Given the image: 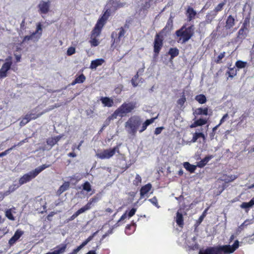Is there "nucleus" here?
<instances>
[{
	"label": "nucleus",
	"mask_w": 254,
	"mask_h": 254,
	"mask_svg": "<svg viewBox=\"0 0 254 254\" xmlns=\"http://www.w3.org/2000/svg\"><path fill=\"white\" fill-rule=\"evenodd\" d=\"M75 53V48L73 47H70L67 49L66 54L70 56Z\"/></svg>",
	"instance_id": "4d7b16f0"
},
{
	"label": "nucleus",
	"mask_w": 254,
	"mask_h": 254,
	"mask_svg": "<svg viewBox=\"0 0 254 254\" xmlns=\"http://www.w3.org/2000/svg\"><path fill=\"white\" fill-rule=\"evenodd\" d=\"M176 223L180 226L182 227L184 225V218L183 214L177 212L176 214Z\"/></svg>",
	"instance_id": "7c9ffc66"
},
{
	"label": "nucleus",
	"mask_w": 254,
	"mask_h": 254,
	"mask_svg": "<svg viewBox=\"0 0 254 254\" xmlns=\"http://www.w3.org/2000/svg\"><path fill=\"white\" fill-rule=\"evenodd\" d=\"M251 222L249 219L245 220L240 226L238 227V231H241L244 230V228L250 224Z\"/></svg>",
	"instance_id": "de8ad7c7"
},
{
	"label": "nucleus",
	"mask_w": 254,
	"mask_h": 254,
	"mask_svg": "<svg viewBox=\"0 0 254 254\" xmlns=\"http://www.w3.org/2000/svg\"><path fill=\"white\" fill-rule=\"evenodd\" d=\"M163 34L159 32L156 34L153 45L154 57H157L159 56L163 47Z\"/></svg>",
	"instance_id": "0eeeda50"
},
{
	"label": "nucleus",
	"mask_w": 254,
	"mask_h": 254,
	"mask_svg": "<svg viewBox=\"0 0 254 254\" xmlns=\"http://www.w3.org/2000/svg\"><path fill=\"white\" fill-rule=\"evenodd\" d=\"M50 166L51 165L43 164L36 168L34 170L24 174L19 180V185L21 186L30 182L32 179H34L42 171L50 167Z\"/></svg>",
	"instance_id": "39448f33"
},
{
	"label": "nucleus",
	"mask_w": 254,
	"mask_h": 254,
	"mask_svg": "<svg viewBox=\"0 0 254 254\" xmlns=\"http://www.w3.org/2000/svg\"><path fill=\"white\" fill-rule=\"evenodd\" d=\"M235 23L236 21L234 17L232 15H230L226 19L225 27L227 30L230 29L235 25Z\"/></svg>",
	"instance_id": "a211bd4d"
},
{
	"label": "nucleus",
	"mask_w": 254,
	"mask_h": 254,
	"mask_svg": "<svg viewBox=\"0 0 254 254\" xmlns=\"http://www.w3.org/2000/svg\"><path fill=\"white\" fill-rule=\"evenodd\" d=\"M89 43H90L91 46L92 47H96L99 44V42L96 39V37H92L91 36V40L89 41Z\"/></svg>",
	"instance_id": "a18cd8bd"
},
{
	"label": "nucleus",
	"mask_w": 254,
	"mask_h": 254,
	"mask_svg": "<svg viewBox=\"0 0 254 254\" xmlns=\"http://www.w3.org/2000/svg\"><path fill=\"white\" fill-rule=\"evenodd\" d=\"M214 156L212 155L205 156L203 159L197 163V166L199 168H202L205 166L210 160L212 159Z\"/></svg>",
	"instance_id": "412c9836"
},
{
	"label": "nucleus",
	"mask_w": 254,
	"mask_h": 254,
	"mask_svg": "<svg viewBox=\"0 0 254 254\" xmlns=\"http://www.w3.org/2000/svg\"><path fill=\"white\" fill-rule=\"evenodd\" d=\"M61 135H58L54 137L48 138L47 139L46 142L48 145L50 146L51 149L54 145L57 143V142L61 139Z\"/></svg>",
	"instance_id": "aec40b11"
},
{
	"label": "nucleus",
	"mask_w": 254,
	"mask_h": 254,
	"mask_svg": "<svg viewBox=\"0 0 254 254\" xmlns=\"http://www.w3.org/2000/svg\"><path fill=\"white\" fill-rule=\"evenodd\" d=\"M226 56V52H223L221 53L215 59L214 62L217 64L222 63V59H223Z\"/></svg>",
	"instance_id": "58836bf2"
},
{
	"label": "nucleus",
	"mask_w": 254,
	"mask_h": 254,
	"mask_svg": "<svg viewBox=\"0 0 254 254\" xmlns=\"http://www.w3.org/2000/svg\"><path fill=\"white\" fill-rule=\"evenodd\" d=\"M104 62L105 61L103 59H99L93 60L91 63L90 68L91 69H95L98 66L102 65L104 63Z\"/></svg>",
	"instance_id": "b1692460"
},
{
	"label": "nucleus",
	"mask_w": 254,
	"mask_h": 254,
	"mask_svg": "<svg viewBox=\"0 0 254 254\" xmlns=\"http://www.w3.org/2000/svg\"><path fill=\"white\" fill-rule=\"evenodd\" d=\"M225 4V2H222L221 3H219L213 9L212 11H211L212 13L214 14V16H216L218 12L219 11H221L223 8Z\"/></svg>",
	"instance_id": "473e14b6"
},
{
	"label": "nucleus",
	"mask_w": 254,
	"mask_h": 254,
	"mask_svg": "<svg viewBox=\"0 0 254 254\" xmlns=\"http://www.w3.org/2000/svg\"><path fill=\"white\" fill-rule=\"evenodd\" d=\"M102 29L99 28L98 27L96 28V26H95L91 32V36L92 37H98L101 34Z\"/></svg>",
	"instance_id": "4c0bfd02"
},
{
	"label": "nucleus",
	"mask_w": 254,
	"mask_h": 254,
	"mask_svg": "<svg viewBox=\"0 0 254 254\" xmlns=\"http://www.w3.org/2000/svg\"><path fill=\"white\" fill-rule=\"evenodd\" d=\"M98 200V197L97 196H94L92 198H91L85 205L79 209L68 218V221H70L73 220L79 214L84 213L86 211L91 209L92 206L93 205L94 203H96Z\"/></svg>",
	"instance_id": "423d86ee"
},
{
	"label": "nucleus",
	"mask_w": 254,
	"mask_h": 254,
	"mask_svg": "<svg viewBox=\"0 0 254 254\" xmlns=\"http://www.w3.org/2000/svg\"><path fill=\"white\" fill-rule=\"evenodd\" d=\"M247 31L248 29L241 27L238 32V38L241 39H244L247 36Z\"/></svg>",
	"instance_id": "f704fd0d"
},
{
	"label": "nucleus",
	"mask_w": 254,
	"mask_h": 254,
	"mask_svg": "<svg viewBox=\"0 0 254 254\" xmlns=\"http://www.w3.org/2000/svg\"><path fill=\"white\" fill-rule=\"evenodd\" d=\"M208 108L205 107L204 108H198L196 109L195 111V113L197 115H205L207 116L208 115Z\"/></svg>",
	"instance_id": "2f4dec72"
},
{
	"label": "nucleus",
	"mask_w": 254,
	"mask_h": 254,
	"mask_svg": "<svg viewBox=\"0 0 254 254\" xmlns=\"http://www.w3.org/2000/svg\"><path fill=\"white\" fill-rule=\"evenodd\" d=\"M128 27V25L125 24L124 27H121L117 29L119 31L118 33H117L115 31L112 33L111 38L112 46H116L120 43L121 40L125 37V35L126 33L125 29Z\"/></svg>",
	"instance_id": "6e6552de"
},
{
	"label": "nucleus",
	"mask_w": 254,
	"mask_h": 254,
	"mask_svg": "<svg viewBox=\"0 0 254 254\" xmlns=\"http://www.w3.org/2000/svg\"><path fill=\"white\" fill-rule=\"evenodd\" d=\"M215 16H214V14L213 13L212 15L210 13H208L206 15L205 23L207 24L210 23Z\"/></svg>",
	"instance_id": "c03bdc74"
},
{
	"label": "nucleus",
	"mask_w": 254,
	"mask_h": 254,
	"mask_svg": "<svg viewBox=\"0 0 254 254\" xmlns=\"http://www.w3.org/2000/svg\"><path fill=\"white\" fill-rule=\"evenodd\" d=\"M42 25L41 23H38L37 26L36 30L33 32L31 35L25 36L23 38L22 42L32 40L35 37H36L37 40H38L42 35Z\"/></svg>",
	"instance_id": "ddd939ff"
},
{
	"label": "nucleus",
	"mask_w": 254,
	"mask_h": 254,
	"mask_svg": "<svg viewBox=\"0 0 254 254\" xmlns=\"http://www.w3.org/2000/svg\"><path fill=\"white\" fill-rule=\"evenodd\" d=\"M156 118H152L146 120L142 123L141 117L139 116L134 115L128 118L125 123V127L127 133L132 136H135L137 130L141 133L147 128V127L153 123Z\"/></svg>",
	"instance_id": "f257e3e1"
},
{
	"label": "nucleus",
	"mask_w": 254,
	"mask_h": 254,
	"mask_svg": "<svg viewBox=\"0 0 254 254\" xmlns=\"http://www.w3.org/2000/svg\"><path fill=\"white\" fill-rule=\"evenodd\" d=\"M196 166L191 165L190 163L186 162L184 163V167L188 171H189L190 173H193L194 172L196 168Z\"/></svg>",
	"instance_id": "c756f323"
},
{
	"label": "nucleus",
	"mask_w": 254,
	"mask_h": 254,
	"mask_svg": "<svg viewBox=\"0 0 254 254\" xmlns=\"http://www.w3.org/2000/svg\"><path fill=\"white\" fill-rule=\"evenodd\" d=\"M38 7L41 13L46 14L50 10V1L49 0L48 1L42 0L38 4Z\"/></svg>",
	"instance_id": "2eb2a0df"
},
{
	"label": "nucleus",
	"mask_w": 254,
	"mask_h": 254,
	"mask_svg": "<svg viewBox=\"0 0 254 254\" xmlns=\"http://www.w3.org/2000/svg\"><path fill=\"white\" fill-rule=\"evenodd\" d=\"M186 101V98L184 94V92H183V94L182 95L181 97L178 100L177 104L178 105H180L181 107H182L184 103Z\"/></svg>",
	"instance_id": "49530a36"
},
{
	"label": "nucleus",
	"mask_w": 254,
	"mask_h": 254,
	"mask_svg": "<svg viewBox=\"0 0 254 254\" xmlns=\"http://www.w3.org/2000/svg\"><path fill=\"white\" fill-rule=\"evenodd\" d=\"M168 54L170 56V60H172L179 55V50L177 48H171L168 52Z\"/></svg>",
	"instance_id": "bb28decb"
},
{
	"label": "nucleus",
	"mask_w": 254,
	"mask_h": 254,
	"mask_svg": "<svg viewBox=\"0 0 254 254\" xmlns=\"http://www.w3.org/2000/svg\"><path fill=\"white\" fill-rule=\"evenodd\" d=\"M208 209V208L205 209L204 210V211L202 212V214L200 216V217H199V218L197 220L198 223L200 224L203 221L204 217L206 216V215L207 213V211Z\"/></svg>",
	"instance_id": "6e6d98bb"
},
{
	"label": "nucleus",
	"mask_w": 254,
	"mask_h": 254,
	"mask_svg": "<svg viewBox=\"0 0 254 254\" xmlns=\"http://www.w3.org/2000/svg\"><path fill=\"white\" fill-rule=\"evenodd\" d=\"M12 64V57L8 56L5 59V62L2 64L0 69V79L5 78L7 76V71L11 68Z\"/></svg>",
	"instance_id": "9d476101"
},
{
	"label": "nucleus",
	"mask_w": 254,
	"mask_h": 254,
	"mask_svg": "<svg viewBox=\"0 0 254 254\" xmlns=\"http://www.w3.org/2000/svg\"><path fill=\"white\" fill-rule=\"evenodd\" d=\"M249 116V114L248 113H244L242 114L241 117L239 118L240 123H243L245 120H246Z\"/></svg>",
	"instance_id": "052dcab7"
},
{
	"label": "nucleus",
	"mask_w": 254,
	"mask_h": 254,
	"mask_svg": "<svg viewBox=\"0 0 254 254\" xmlns=\"http://www.w3.org/2000/svg\"><path fill=\"white\" fill-rule=\"evenodd\" d=\"M250 24V18L248 17L245 18L244 22L243 23L242 28L248 29V26H249Z\"/></svg>",
	"instance_id": "13d9d810"
},
{
	"label": "nucleus",
	"mask_w": 254,
	"mask_h": 254,
	"mask_svg": "<svg viewBox=\"0 0 254 254\" xmlns=\"http://www.w3.org/2000/svg\"><path fill=\"white\" fill-rule=\"evenodd\" d=\"M12 64V57L8 56L5 59V62L2 64L0 69V79L5 78L7 76V71L11 68Z\"/></svg>",
	"instance_id": "9b49d317"
},
{
	"label": "nucleus",
	"mask_w": 254,
	"mask_h": 254,
	"mask_svg": "<svg viewBox=\"0 0 254 254\" xmlns=\"http://www.w3.org/2000/svg\"><path fill=\"white\" fill-rule=\"evenodd\" d=\"M136 228V224L133 221L130 224L127 225L125 229V233L128 235H130L132 234Z\"/></svg>",
	"instance_id": "5701e85b"
},
{
	"label": "nucleus",
	"mask_w": 254,
	"mask_h": 254,
	"mask_svg": "<svg viewBox=\"0 0 254 254\" xmlns=\"http://www.w3.org/2000/svg\"><path fill=\"white\" fill-rule=\"evenodd\" d=\"M106 23V21H105V19L103 18H100L95 26H96V28L98 27L99 28L102 29L103 26Z\"/></svg>",
	"instance_id": "ea45409f"
},
{
	"label": "nucleus",
	"mask_w": 254,
	"mask_h": 254,
	"mask_svg": "<svg viewBox=\"0 0 254 254\" xmlns=\"http://www.w3.org/2000/svg\"><path fill=\"white\" fill-rule=\"evenodd\" d=\"M69 186L70 183L69 182H65L58 189L57 191L58 193L60 195L63 192L66 191L69 189Z\"/></svg>",
	"instance_id": "c85d7f7f"
},
{
	"label": "nucleus",
	"mask_w": 254,
	"mask_h": 254,
	"mask_svg": "<svg viewBox=\"0 0 254 254\" xmlns=\"http://www.w3.org/2000/svg\"><path fill=\"white\" fill-rule=\"evenodd\" d=\"M152 0H145L144 2L142 3V9L143 10H146L150 7V2Z\"/></svg>",
	"instance_id": "603ef678"
},
{
	"label": "nucleus",
	"mask_w": 254,
	"mask_h": 254,
	"mask_svg": "<svg viewBox=\"0 0 254 254\" xmlns=\"http://www.w3.org/2000/svg\"><path fill=\"white\" fill-rule=\"evenodd\" d=\"M20 185L17 184H13L9 187L8 190L6 191V194H9L18 189Z\"/></svg>",
	"instance_id": "79ce46f5"
},
{
	"label": "nucleus",
	"mask_w": 254,
	"mask_h": 254,
	"mask_svg": "<svg viewBox=\"0 0 254 254\" xmlns=\"http://www.w3.org/2000/svg\"><path fill=\"white\" fill-rule=\"evenodd\" d=\"M100 100L105 107H111L114 105L113 100L109 97H102Z\"/></svg>",
	"instance_id": "6ab92c4d"
},
{
	"label": "nucleus",
	"mask_w": 254,
	"mask_h": 254,
	"mask_svg": "<svg viewBox=\"0 0 254 254\" xmlns=\"http://www.w3.org/2000/svg\"><path fill=\"white\" fill-rule=\"evenodd\" d=\"M127 210L125 213H124L122 216L121 217V218H120V219L117 221V222L116 223V225L117 226H120V225H121L122 224L124 223V220L127 218Z\"/></svg>",
	"instance_id": "a19ab883"
},
{
	"label": "nucleus",
	"mask_w": 254,
	"mask_h": 254,
	"mask_svg": "<svg viewBox=\"0 0 254 254\" xmlns=\"http://www.w3.org/2000/svg\"><path fill=\"white\" fill-rule=\"evenodd\" d=\"M152 185L150 183H148L142 186L140 190V194L141 197H143L147 193H148L151 189Z\"/></svg>",
	"instance_id": "4be33fe9"
},
{
	"label": "nucleus",
	"mask_w": 254,
	"mask_h": 254,
	"mask_svg": "<svg viewBox=\"0 0 254 254\" xmlns=\"http://www.w3.org/2000/svg\"><path fill=\"white\" fill-rule=\"evenodd\" d=\"M202 136L201 132H195L193 134L191 142H196L198 138H200Z\"/></svg>",
	"instance_id": "864d4df0"
},
{
	"label": "nucleus",
	"mask_w": 254,
	"mask_h": 254,
	"mask_svg": "<svg viewBox=\"0 0 254 254\" xmlns=\"http://www.w3.org/2000/svg\"><path fill=\"white\" fill-rule=\"evenodd\" d=\"M16 147V145H13L11 147L8 148L7 149L5 150L4 151L2 152L1 153H0V157H3L5 155H6L7 154H8L12 150H13L15 147Z\"/></svg>",
	"instance_id": "3c124183"
},
{
	"label": "nucleus",
	"mask_w": 254,
	"mask_h": 254,
	"mask_svg": "<svg viewBox=\"0 0 254 254\" xmlns=\"http://www.w3.org/2000/svg\"><path fill=\"white\" fill-rule=\"evenodd\" d=\"M28 123V121L26 120L24 117L22 118L21 122H20V126L23 127Z\"/></svg>",
	"instance_id": "774afa93"
},
{
	"label": "nucleus",
	"mask_w": 254,
	"mask_h": 254,
	"mask_svg": "<svg viewBox=\"0 0 254 254\" xmlns=\"http://www.w3.org/2000/svg\"><path fill=\"white\" fill-rule=\"evenodd\" d=\"M229 117L228 113H226L225 115H224L222 118L220 120L219 125H222L226 120H227L229 119Z\"/></svg>",
	"instance_id": "bf43d9fd"
},
{
	"label": "nucleus",
	"mask_w": 254,
	"mask_h": 254,
	"mask_svg": "<svg viewBox=\"0 0 254 254\" xmlns=\"http://www.w3.org/2000/svg\"><path fill=\"white\" fill-rule=\"evenodd\" d=\"M136 211V208H132L129 212L128 213H127V215L128 216V217L129 218L133 216L135 212Z\"/></svg>",
	"instance_id": "0e129e2a"
},
{
	"label": "nucleus",
	"mask_w": 254,
	"mask_h": 254,
	"mask_svg": "<svg viewBox=\"0 0 254 254\" xmlns=\"http://www.w3.org/2000/svg\"><path fill=\"white\" fill-rule=\"evenodd\" d=\"M237 177L235 175L227 176L225 175V178L223 180L226 183H229L235 180Z\"/></svg>",
	"instance_id": "37998d69"
},
{
	"label": "nucleus",
	"mask_w": 254,
	"mask_h": 254,
	"mask_svg": "<svg viewBox=\"0 0 254 254\" xmlns=\"http://www.w3.org/2000/svg\"><path fill=\"white\" fill-rule=\"evenodd\" d=\"M82 187H83V190H84L86 191L87 192H89L91 190V186L88 182H85L82 185Z\"/></svg>",
	"instance_id": "09e8293b"
},
{
	"label": "nucleus",
	"mask_w": 254,
	"mask_h": 254,
	"mask_svg": "<svg viewBox=\"0 0 254 254\" xmlns=\"http://www.w3.org/2000/svg\"><path fill=\"white\" fill-rule=\"evenodd\" d=\"M149 201H150L153 204L155 205L156 206L159 207L158 200L156 197L154 196L153 198L149 199Z\"/></svg>",
	"instance_id": "e2e57ef3"
},
{
	"label": "nucleus",
	"mask_w": 254,
	"mask_h": 254,
	"mask_svg": "<svg viewBox=\"0 0 254 254\" xmlns=\"http://www.w3.org/2000/svg\"><path fill=\"white\" fill-rule=\"evenodd\" d=\"M61 105L59 104H55L54 105H52L48 109H46L44 112H40L37 113V112L35 111V110L37 109V108H36L34 110H32V111L30 113H28V114L29 115H30V117L32 120H35L39 117H40L41 116H42L43 114L49 112L50 111L60 107Z\"/></svg>",
	"instance_id": "f8f14e48"
},
{
	"label": "nucleus",
	"mask_w": 254,
	"mask_h": 254,
	"mask_svg": "<svg viewBox=\"0 0 254 254\" xmlns=\"http://www.w3.org/2000/svg\"><path fill=\"white\" fill-rule=\"evenodd\" d=\"M239 247V242L236 240L232 245H218L207 247L204 250H201L199 254H231Z\"/></svg>",
	"instance_id": "f03ea898"
},
{
	"label": "nucleus",
	"mask_w": 254,
	"mask_h": 254,
	"mask_svg": "<svg viewBox=\"0 0 254 254\" xmlns=\"http://www.w3.org/2000/svg\"><path fill=\"white\" fill-rule=\"evenodd\" d=\"M164 129L163 127H158L155 128L154 133L156 135L160 134L162 130Z\"/></svg>",
	"instance_id": "69168bd1"
},
{
	"label": "nucleus",
	"mask_w": 254,
	"mask_h": 254,
	"mask_svg": "<svg viewBox=\"0 0 254 254\" xmlns=\"http://www.w3.org/2000/svg\"><path fill=\"white\" fill-rule=\"evenodd\" d=\"M174 16L170 15L165 26L162 29L159 33L164 34L169 33L173 27V19Z\"/></svg>",
	"instance_id": "4468645a"
},
{
	"label": "nucleus",
	"mask_w": 254,
	"mask_h": 254,
	"mask_svg": "<svg viewBox=\"0 0 254 254\" xmlns=\"http://www.w3.org/2000/svg\"><path fill=\"white\" fill-rule=\"evenodd\" d=\"M196 12L191 7L189 6L186 10V15L188 21H190L194 19L196 15Z\"/></svg>",
	"instance_id": "dca6fc26"
},
{
	"label": "nucleus",
	"mask_w": 254,
	"mask_h": 254,
	"mask_svg": "<svg viewBox=\"0 0 254 254\" xmlns=\"http://www.w3.org/2000/svg\"><path fill=\"white\" fill-rule=\"evenodd\" d=\"M141 178L138 174H136L135 179L133 181V184L135 186H138L141 183Z\"/></svg>",
	"instance_id": "8fccbe9b"
},
{
	"label": "nucleus",
	"mask_w": 254,
	"mask_h": 254,
	"mask_svg": "<svg viewBox=\"0 0 254 254\" xmlns=\"http://www.w3.org/2000/svg\"><path fill=\"white\" fill-rule=\"evenodd\" d=\"M207 120L205 119H199L194 121L190 126L191 128H194L198 126H202L207 123Z\"/></svg>",
	"instance_id": "393cba45"
},
{
	"label": "nucleus",
	"mask_w": 254,
	"mask_h": 254,
	"mask_svg": "<svg viewBox=\"0 0 254 254\" xmlns=\"http://www.w3.org/2000/svg\"><path fill=\"white\" fill-rule=\"evenodd\" d=\"M254 205V197H253L249 202H243L241 205L240 207L242 208H244L246 209V211L248 212L249 210V209L252 207H253Z\"/></svg>",
	"instance_id": "a878e982"
},
{
	"label": "nucleus",
	"mask_w": 254,
	"mask_h": 254,
	"mask_svg": "<svg viewBox=\"0 0 254 254\" xmlns=\"http://www.w3.org/2000/svg\"><path fill=\"white\" fill-rule=\"evenodd\" d=\"M139 77L137 74H136L131 79V82L133 87H136L138 85L137 80Z\"/></svg>",
	"instance_id": "5fc2aeb1"
},
{
	"label": "nucleus",
	"mask_w": 254,
	"mask_h": 254,
	"mask_svg": "<svg viewBox=\"0 0 254 254\" xmlns=\"http://www.w3.org/2000/svg\"><path fill=\"white\" fill-rule=\"evenodd\" d=\"M86 79L85 75L82 73L78 76L76 77L75 79L71 82V85H74L77 83H82Z\"/></svg>",
	"instance_id": "cd10ccee"
},
{
	"label": "nucleus",
	"mask_w": 254,
	"mask_h": 254,
	"mask_svg": "<svg viewBox=\"0 0 254 254\" xmlns=\"http://www.w3.org/2000/svg\"><path fill=\"white\" fill-rule=\"evenodd\" d=\"M229 70L226 72V74L228 75V77L233 78L234 76H235L237 75V69H236L234 67L229 68Z\"/></svg>",
	"instance_id": "72a5a7b5"
},
{
	"label": "nucleus",
	"mask_w": 254,
	"mask_h": 254,
	"mask_svg": "<svg viewBox=\"0 0 254 254\" xmlns=\"http://www.w3.org/2000/svg\"><path fill=\"white\" fill-rule=\"evenodd\" d=\"M136 108V103L130 102H125L117 108L114 112L108 118L109 121L115 119L118 116L121 118L126 116L127 114L132 112Z\"/></svg>",
	"instance_id": "7ed1b4c3"
},
{
	"label": "nucleus",
	"mask_w": 254,
	"mask_h": 254,
	"mask_svg": "<svg viewBox=\"0 0 254 254\" xmlns=\"http://www.w3.org/2000/svg\"><path fill=\"white\" fill-rule=\"evenodd\" d=\"M195 100L201 104L205 103L207 101L205 96L203 94L196 95L195 97Z\"/></svg>",
	"instance_id": "c9c22d12"
},
{
	"label": "nucleus",
	"mask_w": 254,
	"mask_h": 254,
	"mask_svg": "<svg viewBox=\"0 0 254 254\" xmlns=\"http://www.w3.org/2000/svg\"><path fill=\"white\" fill-rule=\"evenodd\" d=\"M6 216L11 220H13L14 219V218L10 211V210H7L5 213Z\"/></svg>",
	"instance_id": "680f3d73"
},
{
	"label": "nucleus",
	"mask_w": 254,
	"mask_h": 254,
	"mask_svg": "<svg viewBox=\"0 0 254 254\" xmlns=\"http://www.w3.org/2000/svg\"><path fill=\"white\" fill-rule=\"evenodd\" d=\"M109 15H110V14H109V12H108V10H107L104 12V13L103 14V15H102V16L101 18H104L105 19V21L106 22V21H107V19L108 18Z\"/></svg>",
	"instance_id": "338daca9"
},
{
	"label": "nucleus",
	"mask_w": 254,
	"mask_h": 254,
	"mask_svg": "<svg viewBox=\"0 0 254 254\" xmlns=\"http://www.w3.org/2000/svg\"><path fill=\"white\" fill-rule=\"evenodd\" d=\"M186 26V24L183 25L175 32L176 35L179 37V41L182 43H185L188 41L194 34V25H191L188 27Z\"/></svg>",
	"instance_id": "20e7f679"
},
{
	"label": "nucleus",
	"mask_w": 254,
	"mask_h": 254,
	"mask_svg": "<svg viewBox=\"0 0 254 254\" xmlns=\"http://www.w3.org/2000/svg\"><path fill=\"white\" fill-rule=\"evenodd\" d=\"M248 63L247 62L238 60L235 63V66L238 69L245 68L247 66Z\"/></svg>",
	"instance_id": "e433bc0d"
},
{
	"label": "nucleus",
	"mask_w": 254,
	"mask_h": 254,
	"mask_svg": "<svg viewBox=\"0 0 254 254\" xmlns=\"http://www.w3.org/2000/svg\"><path fill=\"white\" fill-rule=\"evenodd\" d=\"M23 234V232L17 230L14 233V235L9 240L10 245H13Z\"/></svg>",
	"instance_id": "f3484780"
},
{
	"label": "nucleus",
	"mask_w": 254,
	"mask_h": 254,
	"mask_svg": "<svg viewBox=\"0 0 254 254\" xmlns=\"http://www.w3.org/2000/svg\"><path fill=\"white\" fill-rule=\"evenodd\" d=\"M116 152L119 153V147L118 146H116L113 148H109L105 149L102 152L97 153V156L101 159H109L113 157Z\"/></svg>",
	"instance_id": "1a4fd4ad"
}]
</instances>
